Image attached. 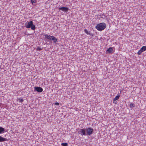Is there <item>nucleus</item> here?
<instances>
[{
    "instance_id": "1",
    "label": "nucleus",
    "mask_w": 146,
    "mask_h": 146,
    "mask_svg": "<svg viewBox=\"0 0 146 146\" xmlns=\"http://www.w3.org/2000/svg\"><path fill=\"white\" fill-rule=\"evenodd\" d=\"M25 27L27 29L31 28V29L33 30H35V26L33 24V22L32 21H27L25 23Z\"/></svg>"
},
{
    "instance_id": "2",
    "label": "nucleus",
    "mask_w": 146,
    "mask_h": 146,
    "mask_svg": "<svg viewBox=\"0 0 146 146\" xmlns=\"http://www.w3.org/2000/svg\"><path fill=\"white\" fill-rule=\"evenodd\" d=\"M106 27V24L104 23H100L97 24L96 27V29L98 31H101L104 29Z\"/></svg>"
},
{
    "instance_id": "3",
    "label": "nucleus",
    "mask_w": 146,
    "mask_h": 146,
    "mask_svg": "<svg viewBox=\"0 0 146 146\" xmlns=\"http://www.w3.org/2000/svg\"><path fill=\"white\" fill-rule=\"evenodd\" d=\"M44 35L46 38L50 40H53L54 43L58 41V39L53 36L48 35L47 34H44Z\"/></svg>"
},
{
    "instance_id": "4",
    "label": "nucleus",
    "mask_w": 146,
    "mask_h": 146,
    "mask_svg": "<svg viewBox=\"0 0 146 146\" xmlns=\"http://www.w3.org/2000/svg\"><path fill=\"white\" fill-rule=\"evenodd\" d=\"M86 130V135H92L94 129L90 127H88L85 129Z\"/></svg>"
},
{
    "instance_id": "5",
    "label": "nucleus",
    "mask_w": 146,
    "mask_h": 146,
    "mask_svg": "<svg viewBox=\"0 0 146 146\" xmlns=\"http://www.w3.org/2000/svg\"><path fill=\"white\" fill-rule=\"evenodd\" d=\"M78 133L80 135L82 136L83 135L86 136L85 129H80L78 131Z\"/></svg>"
},
{
    "instance_id": "6",
    "label": "nucleus",
    "mask_w": 146,
    "mask_h": 146,
    "mask_svg": "<svg viewBox=\"0 0 146 146\" xmlns=\"http://www.w3.org/2000/svg\"><path fill=\"white\" fill-rule=\"evenodd\" d=\"M43 89L40 87H35L34 91H37L38 92H42Z\"/></svg>"
},
{
    "instance_id": "7",
    "label": "nucleus",
    "mask_w": 146,
    "mask_h": 146,
    "mask_svg": "<svg viewBox=\"0 0 146 146\" xmlns=\"http://www.w3.org/2000/svg\"><path fill=\"white\" fill-rule=\"evenodd\" d=\"M59 10H61L63 11H68L69 9L68 8L65 7H60L59 8Z\"/></svg>"
},
{
    "instance_id": "8",
    "label": "nucleus",
    "mask_w": 146,
    "mask_h": 146,
    "mask_svg": "<svg viewBox=\"0 0 146 146\" xmlns=\"http://www.w3.org/2000/svg\"><path fill=\"white\" fill-rule=\"evenodd\" d=\"M7 139L0 136V142H4L7 141Z\"/></svg>"
},
{
    "instance_id": "9",
    "label": "nucleus",
    "mask_w": 146,
    "mask_h": 146,
    "mask_svg": "<svg viewBox=\"0 0 146 146\" xmlns=\"http://www.w3.org/2000/svg\"><path fill=\"white\" fill-rule=\"evenodd\" d=\"M5 132L4 128L0 127V134L4 133Z\"/></svg>"
},
{
    "instance_id": "10",
    "label": "nucleus",
    "mask_w": 146,
    "mask_h": 146,
    "mask_svg": "<svg viewBox=\"0 0 146 146\" xmlns=\"http://www.w3.org/2000/svg\"><path fill=\"white\" fill-rule=\"evenodd\" d=\"M120 95H118L117 96H116L115 98H114L113 99V103H114V102L115 101H116L117 100L119 99V98L120 97Z\"/></svg>"
},
{
    "instance_id": "11",
    "label": "nucleus",
    "mask_w": 146,
    "mask_h": 146,
    "mask_svg": "<svg viewBox=\"0 0 146 146\" xmlns=\"http://www.w3.org/2000/svg\"><path fill=\"white\" fill-rule=\"evenodd\" d=\"M112 51L113 49L111 47L109 48H108L107 50V52H108L110 53H112Z\"/></svg>"
},
{
    "instance_id": "12",
    "label": "nucleus",
    "mask_w": 146,
    "mask_h": 146,
    "mask_svg": "<svg viewBox=\"0 0 146 146\" xmlns=\"http://www.w3.org/2000/svg\"><path fill=\"white\" fill-rule=\"evenodd\" d=\"M140 50L143 52L146 50V46H143L141 48Z\"/></svg>"
},
{
    "instance_id": "13",
    "label": "nucleus",
    "mask_w": 146,
    "mask_h": 146,
    "mask_svg": "<svg viewBox=\"0 0 146 146\" xmlns=\"http://www.w3.org/2000/svg\"><path fill=\"white\" fill-rule=\"evenodd\" d=\"M135 106V105L134 104V103H130V107L131 108H133V107Z\"/></svg>"
},
{
    "instance_id": "14",
    "label": "nucleus",
    "mask_w": 146,
    "mask_h": 146,
    "mask_svg": "<svg viewBox=\"0 0 146 146\" xmlns=\"http://www.w3.org/2000/svg\"><path fill=\"white\" fill-rule=\"evenodd\" d=\"M84 31L85 33H86L87 34H88L89 35H90V32H89L86 29H85L84 30Z\"/></svg>"
},
{
    "instance_id": "15",
    "label": "nucleus",
    "mask_w": 146,
    "mask_h": 146,
    "mask_svg": "<svg viewBox=\"0 0 146 146\" xmlns=\"http://www.w3.org/2000/svg\"><path fill=\"white\" fill-rule=\"evenodd\" d=\"M61 145L63 146H68V144L67 143H62Z\"/></svg>"
},
{
    "instance_id": "16",
    "label": "nucleus",
    "mask_w": 146,
    "mask_h": 146,
    "mask_svg": "<svg viewBox=\"0 0 146 146\" xmlns=\"http://www.w3.org/2000/svg\"><path fill=\"white\" fill-rule=\"evenodd\" d=\"M18 101L21 102H22L23 101V100L22 98H19L18 99Z\"/></svg>"
},
{
    "instance_id": "17",
    "label": "nucleus",
    "mask_w": 146,
    "mask_h": 146,
    "mask_svg": "<svg viewBox=\"0 0 146 146\" xmlns=\"http://www.w3.org/2000/svg\"><path fill=\"white\" fill-rule=\"evenodd\" d=\"M143 52L141 50H139L137 52L138 55H140Z\"/></svg>"
},
{
    "instance_id": "18",
    "label": "nucleus",
    "mask_w": 146,
    "mask_h": 146,
    "mask_svg": "<svg viewBox=\"0 0 146 146\" xmlns=\"http://www.w3.org/2000/svg\"><path fill=\"white\" fill-rule=\"evenodd\" d=\"M36 50L37 51H38V50L40 51V50H42V49L41 48H40V47H38L36 48Z\"/></svg>"
},
{
    "instance_id": "19",
    "label": "nucleus",
    "mask_w": 146,
    "mask_h": 146,
    "mask_svg": "<svg viewBox=\"0 0 146 146\" xmlns=\"http://www.w3.org/2000/svg\"><path fill=\"white\" fill-rule=\"evenodd\" d=\"M32 3L33 4V3H35L36 2V0H31Z\"/></svg>"
},
{
    "instance_id": "20",
    "label": "nucleus",
    "mask_w": 146,
    "mask_h": 146,
    "mask_svg": "<svg viewBox=\"0 0 146 146\" xmlns=\"http://www.w3.org/2000/svg\"><path fill=\"white\" fill-rule=\"evenodd\" d=\"M59 104V103L58 102H56L55 103V105H58Z\"/></svg>"
},
{
    "instance_id": "21",
    "label": "nucleus",
    "mask_w": 146,
    "mask_h": 146,
    "mask_svg": "<svg viewBox=\"0 0 146 146\" xmlns=\"http://www.w3.org/2000/svg\"><path fill=\"white\" fill-rule=\"evenodd\" d=\"M117 102H115V104H117Z\"/></svg>"
}]
</instances>
